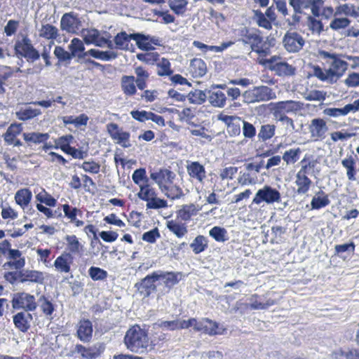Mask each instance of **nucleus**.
Instances as JSON below:
<instances>
[{
  "mask_svg": "<svg viewBox=\"0 0 359 359\" xmlns=\"http://www.w3.org/2000/svg\"><path fill=\"white\" fill-rule=\"evenodd\" d=\"M233 44L234 42L231 41L223 42L220 46H208L199 41H194L193 42V46L194 47L203 50L205 53L208 50L222 52Z\"/></svg>",
  "mask_w": 359,
  "mask_h": 359,
  "instance_id": "nucleus-42",
  "label": "nucleus"
},
{
  "mask_svg": "<svg viewBox=\"0 0 359 359\" xmlns=\"http://www.w3.org/2000/svg\"><path fill=\"white\" fill-rule=\"evenodd\" d=\"M186 96L190 103L195 104L204 103L207 98L205 93L199 89L190 91Z\"/></svg>",
  "mask_w": 359,
  "mask_h": 359,
  "instance_id": "nucleus-61",
  "label": "nucleus"
},
{
  "mask_svg": "<svg viewBox=\"0 0 359 359\" xmlns=\"http://www.w3.org/2000/svg\"><path fill=\"white\" fill-rule=\"evenodd\" d=\"M280 193L276 189L265 185L257 191L252 200V203L259 205L265 202L267 204H273L274 203H280Z\"/></svg>",
  "mask_w": 359,
  "mask_h": 359,
  "instance_id": "nucleus-16",
  "label": "nucleus"
},
{
  "mask_svg": "<svg viewBox=\"0 0 359 359\" xmlns=\"http://www.w3.org/2000/svg\"><path fill=\"white\" fill-rule=\"evenodd\" d=\"M274 304V301L269 299L266 302L262 301L260 297L257 294H253L250 298V306L252 309H266L269 306Z\"/></svg>",
  "mask_w": 359,
  "mask_h": 359,
  "instance_id": "nucleus-60",
  "label": "nucleus"
},
{
  "mask_svg": "<svg viewBox=\"0 0 359 359\" xmlns=\"http://www.w3.org/2000/svg\"><path fill=\"white\" fill-rule=\"evenodd\" d=\"M253 19L259 27H262L269 31L273 27V22L270 21L260 10L254 11Z\"/></svg>",
  "mask_w": 359,
  "mask_h": 359,
  "instance_id": "nucleus-52",
  "label": "nucleus"
},
{
  "mask_svg": "<svg viewBox=\"0 0 359 359\" xmlns=\"http://www.w3.org/2000/svg\"><path fill=\"white\" fill-rule=\"evenodd\" d=\"M217 119L223 122L231 137H236L241 134V127L243 120L238 116L226 115L222 112L217 115Z\"/></svg>",
  "mask_w": 359,
  "mask_h": 359,
  "instance_id": "nucleus-21",
  "label": "nucleus"
},
{
  "mask_svg": "<svg viewBox=\"0 0 359 359\" xmlns=\"http://www.w3.org/2000/svg\"><path fill=\"white\" fill-rule=\"evenodd\" d=\"M311 136L316 141L322 140L325 137L328 130L326 121L321 118H313L309 127Z\"/></svg>",
  "mask_w": 359,
  "mask_h": 359,
  "instance_id": "nucleus-24",
  "label": "nucleus"
},
{
  "mask_svg": "<svg viewBox=\"0 0 359 359\" xmlns=\"http://www.w3.org/2000/svg\"><path fill=\"white\" fill-rule=\"evenodd\" d=\"M149 341L147 331L137 324L129 327L123 339L126 348L133 353L142 352L148 347Z\"/></svg>",
  "mask_w": 359,
  "mask_h": 359,
  "instance_id": "nucleus-5",
  "label": "nucleus"
},
{
  "mask_svg": "<svg viewBox=\"0 0 359 359\" xmlns=\"http://www.w3.org/2000/svg\"><path fill=\"white\" fill-rule=\"evenodd\" d=\"M196 332H202L210 336L220 334L222 332L219 329V325L208 318H202L201 320H196Z\"/></svg>",
  "mask_w": 359,
  "mask_h": 359,
  "instance_id": "nucleus-26",
  "label": "nucleus"
},
{
  "mask_svg": "<svg viewBox=\"0 0 359 359\" xmlns=\"http://www.w3.org/2000/svg\"><path fill=\"white\" fill-rule=\"evenodd\" d=\"M76 336L83 342H89L92 339L93 327L92 322L86 318L81 319L76 326Z\"/></svg>",
  "mask_w": 359,
  "mask_h": 359,
  "instance_id": "nucleus-25",
  "label": "nucleus"
},
{
  "mask_svg": "<svg viewBox=\"0 0 359 359\" xmlns=\"http://www.w3.org/2000/svg\"><path fill=\"white\" fill-rule=\"evenodd\" d=\"M137 197L146 202L147 210H159L168 207V201L158 197V191L150 182L140 185Z\"/></svg>",
  "mask_w": 359,
  "mask_h": 359,
  "instance_id": "nucleus-8",
  "label": "nucleus"
},
{
  "mask_svg": "<svg viewBox=\"0 0 359 359\" xmlns=\"http://www.w3.org/2000/svg\"><path fill=\"white\" fill-rule=\"evenodd\" d=\"M156 65L157 67V74L159 76H170L173 73L171 63L169 60L165 57L159 58Z\"/></svg>",
  "mask_w": 359,
  "mask_h": 359,
  "instance_id": "nucleus-50",
  "label": "nucleus"
},
{
  "mask_svg": "<svg viewBox=\"0 0 359 359\" xmlns=\"http://www.w3.org/2000/svg\"><path fill=\"white\" fill-rule=\"evenodd\" d=\"M83 59L91 56L95 59L103 61H109L117 57V54L113 51H102L98 49L91 48L83 54Z\"/></svg>",
  "mask_w": 359,
  "mask_h": 359,
  "instance_id": "nucleus-38",
  "label": "nucleus"
},
{
  "mask_svg": "<svg viewBox=\"0 0 359 359\" xmlns=\"http://www.w3.org/2000/svg\"><path fill=\"white\" fill-rule=\"evenodd\" d=\"M317 16L309 15L307 17V25L312 34H320L323 31V24L320 20H317Z\"/></svg>",
  "mask_w": 359,
  "mask_h": 359,
  "instance_id": "nucleus-62",
  "label": "nucleus"
},
{
  "mask_svg": "<svg viewBox=\"0 0 359 359\" xmlns=\"http://www.w3.org/2000/svg\"><path fill=\"white\" fill-rule=\"evenodd\" d=\"M341 165L346 169V175L350 181H355L356 180V161L355 157L352 155L344 158L341 161Z\"/></svg>",
  "mask_w": 359,
  "mask_h": 359,
  "instance_id": "nucleus-41",
  "label": "nucleus"
},
{
  "mask_svg": "<svg viewBox=\"0 0 359 359\" xmlns=\"http://www.w3.org/2000/svg\"><path fill=\"white\" fill-rule=\"evenodd\" d=\"M207 65L201 58H194L191 60L188 71L194 79L201 78L207 73Z\"/></svg>",
  "mask_w": 359,
  "mask_h": 359,
  "instance_id": "nucleus-31",
  "label": "nucleus"
},
{
  "mask_svg": "<svg viewBox=\"0 0 359 359\" xmlns=\"http://www.w3.org/2000/svg\"><path fill=\"white\" fill-rule=\"evenodd\" d=\"M32 198V191L27 188L20 189L15 194V203L22 208L30 203Z\"/></svg>",
  "mask_w": 359,
  "mask_h": 359,
  "instance_id": "nucleus-43",
  "label": "nucleus"
},
{
  "mask_svg": "<svg viewBox=\"0 0 359 359\" xmlns=\"http://www.w3.org/2000/svg\"><path fill=\"white\" fill-rule=\"evenodd\" d=\"M176 175L168 168H160L150 173V179L158 187L168 198L175 200L184 196L183 190L174 184Z\"/></svg>",
  "mask_w": 359,
  "mask_h": 359,
  "instance_id": "nucleus-2",
  "label": "nucleus"
},
{
  "mask_svg": "<svg viewBox=\"0 0 359 359\" xmlns=\"http://www.w3.org/2000/svg\"><path fill=\"white\" fill-rule=\"evenodd\" d=\"M63 123L67 125L73 124L76 128L86 126L89 120V117L86 114H81L76 117L73 116H65L62 117Z\"/></svg>",
  "mask_w": 359,
  "mask_h": 359,
  "instance_id": "nucleus-47",
  "label": "nucleus"
},
{
  "mask_svg": "<svg viewBox=\"0 0 359 359\" xmlns=\"http://www.w3.org/2000/svg\"><path fill=\"white\" fill-rule=\"evenodd\" d=\"M24 140L27 143L29 146L34 144H39L42 143H46L50 137L48 133H41L36 132L24 133L22 134Z\"/></svg>",
  "mask_w": 359,
  "mask_h": 359,
  "instance_id": "nucleus-40",
  "label": "nucleus"
},
{
  "mask_svg": "<svg viewBox=\"0 0 359 359\" xmlns=\"http://www.w3.org/2000/svg\"><path fill=\"white\" fill-rule=\"evenodd\" d=\"M327 93L323 90H312L305 93L304 98L307 101L322 102L326 99Z\"/></svg>",
  "mask_w": 359,
  "mask_h": 359,
  "instance_id": "nucleus-64",
  "label": "nucleus"
},
{
  "mask_svg": "<svg viewBox=\"0 0 359 359\" xmlns=\"http://www.w3.org/2000/svg\"><path fill=\"white\" fill-rule=\"evenodd\" d=\"M243 97L245 102L251 104L274 100L276 98V94L267 86H259L245 90Z\"/></svg>",
  "mask_w": 359,
  "mask_h": 359,
  "instance_id": "nucleus-10",
  "label": "nucleus"
},
{
  "mask_svg": "<svg viewBox=\"0 0 359 359\" xmlns=\"http://www.w3.org/2000/svg\"><path fill=\"white\" fill-rule=\"evenodd\" d=\"M14 51L18 57H24L27 61L34 62L40 58L39 52L34 47L27 35L16 41Z\"/></svg>",
  "mask_w": 359,
  "mask_h": 359,
  "instance_id": "nucleus-11",
  "label": "nucleus"
},
{
  "mask_svg": "<svg viewBox=\"0 0 359 359\" xmlns=\"http://www.w3.org/2000/svg\"><path fill=\"white\" fill-rule=\"evenodd\" d=\"M15 270L6 271L4 273L5 280L11 285L18 283L43 284L45 280V276L42 271L31 269L23 270V269Z\"/></svg>",
  "mask_w": 359,
  "mask_h": 359,
  "instance_id": "nucleus-7",
  "label": "nucleus"
},
{
  "mask_svg": "<svg viewBox=\"0 0 359 359\" xmlns=\"http://www.w3.org/2000/svg\"><path fill=\"white\" fill-rule=\"evenodd\" d=\"M41 114L40 109H32L31 107H27L25 109H21L16 112L17 118L20 121H27L29 119H32Z\"/></svg>",
  "mask_w": 359,
  "mask_h": 359,
  "instance_id": "nucleus-55",
  "label": "nucleus"
},
{
  "mask_svg": "<svg viewBox=\"0 0 359 359\" xmlns=\"http://www.w3.org/2000/svg\"><path fill=\"white\" fill-rule=\"evenodd\" d=\"M209 235L217 242L224 243L229 240L227 231L221 226H215L209 231Z\"/></svg>",
  "mask_w": 359,
  "mask_h": 359,
  "instance_id": "nucleus-58",
  "label": "nucleus"
},
{
  "mask_svg": "<svg viewBox=\"0 0 359 359\" xmlns=\"http://www.w3.org/2000/svg\"><path fill=\"white\" fill-rule=\"evenodd\" d=\"M76 18L72 13H65L60 21V26L62 30L68 32H73L76 28Z\"/></svg>",
  "mask_w": 359,
  "mask_h": 359,
  "instance_id": "nucleus-49",
  "label": "nucleus"
},
{
  "mask_svg": "<svg viewBox=\"0 0 359 359\" xmlns=\"http://www.w3.org/2000/svg\"><path fill=\"white\" fill-rule=\"evenodd\" d=\"M323 0H289V4L296 13H302L304 10L311 9L314 16H320Z\"/></svg>",
  "mask_w": 359,
  "mask_h": 359,
  "instance_id": "nucleus-17",
  "label": "nucleus"
},
{
  "mask_svg": "<svg viewBox=\"0 0 359 359\" xmlns=\"http://www.w3.org/2000/svg\"><path fill=\"white\" fill-rule=\"evenodd\" d=\"M107 130L111 139L121 147L127 148L130 147L129 132L123 131L118 125L115 123H109L107 125Z\"/></svg>",
  "mask_w": 359,
  "mask_h": 359,
  "instance_id": "nucleus-19",
  "label": "nucleus"
},
{
  "mask_svg": "<svg viewBox=\"0 0 359 359\" xmlns=\"http://www.w3.org/2000/svg\"><path fill=\"white\" fill-rule=\"evenodd\" d=\"M319 57L325 61L323 65H329L327 69H323L318 65H311L312 75L323 82L333 83L341 78L348 69V64L342 60L344 55L326 50H320Z\"/></svg>",
  "mask_w": 359,
  "mask_h": 359,
  "instance_id": "nucleus-1",
  "label": "nucleus"
},
{
  "mask_svg": "<svg viewBox=\"0 0 359 359\" xmlns=\"http://www.w3.org/2000/svg\"><path fill=\"white\" fill-rule=\"evenodd\" d=\"M276 128V126L273 124L262 125L258 133L259 139L263 142L270 140L274 136Z\"/></svg>",
  "mask_w": 359,
  "mask_h": 359,
  "instance_id": "nucleus-59",
  "label": "nucleus"
},
{
  "mask_svg": "<svg viewBox=\"0 0 359 359\" xmlns=\"http://www.w3.org/2000/svg\"><path fill=\"white\" fill-rule=\"evenodd\" d=\"M187 170L189 177L200 183H202L206 178L205 167L198 161H193L189 163Z\"/></svg>",
  "mask_w": 359,
  "mask_h": 359,
  "instance_id": "nucleus-30",
  "label": "nucleus"
},
{
  "mask_svg": "<svg viewBox=\"0 0 359 359\" xmlns=\"http://www.w3.org/2000/svg\"><path fill=\"white\" fill-rule=\"evenodd\" d=\"M168 3L170 8L177 15H183L187 10V0H168Z\"/></svg>",
  "mask_w": 359,
  "mask_h": 359,
  "instance_id": "nucleus-54",
  "label": "nucleus"
},
{
  "mask_svg": "<svg viewBox=\"0 0 359 359\" xmlns=\"http://www.w3.org/2000/svg\"><path fill=\"white\" fill-rule=\"evenodd\" d=\"M133 38L137 48L143 51H152L155 50V47L153 45L157 46L161 45V41L158 37L149 34L146 35L142 33L137 32L135 33V36H133Z\"/></svg>",
  "mask_w": 359,
  "mask_h": 359,
  "instance_id": "nucleus-22",
  "label": "nucleus"
},
{
  "mask_svg": "<svg viewBox=\"0 0 359 359\" xmlns=\"http://www.w3.org/2000/svg\"><path fill=\"white\" fill-rule=\"evenodd\" d=\"M158 281L157 271L147 275L140 281L135 284L137 293L142 298L149 297L157 289L156 282Z\"/></svg>",
  "mask_w": 359,
  "mask_h": 359,
  "instance_id": "nucleus-15",
  "label": "nucleus"
},
{
  "mask_svg": "<svg viewBox=\"0 0 359 359\" xmlns=\"http://www.w3.org/2000/svg\"><path fill=\"white\" fill-rule=\"evenodd\" d=\"M23 130L22 123H11L7 128L6 133L3 135L6 143H12L14 139L22 133Z\"/></svg>",
  "mask_w": 359,
  "mask_h": 359,
  "instance_id": "nucleus-46",
  "label": "nucleus"
},
{
  "mask_svg": "<svg viewBox=\"0 0 359 359\" xmlns=\"http://www.w3.org/2000/svg\"><path fill=\"white\" fill-rule=\"evenodd\" d=\"M133 36L135 33L128 34L125 31L118 32L114 38L115 48L121 50H128L130 41L133 40Z\"/></svg>",
  "mask_w": 359,
  "mask_h": 359,
  "instance_id": "nucleus-36",
  "label": "nucleus"
},
{
  "mask_svg": "<svg viewBox=\"0 0 359 359\" xmlns=\"http://www.w3.org/2000/svg\"><path fill=\"white\" fill-rule=\"evenodd\" d=\"M136 57L147 65H154L159 60L160 55L158 52L147 51L137 53Z\"/></svg>",
  "mask_w": 359,
  "mask_h": 359,
  "instance_id": "nucleus-56",
  "label": "nucleus"
},
{
  "mask_svg": "<svg viewBox=\"0 0 359 359\" xmlns=\"http://www.w3.org/2000/svg\"><path fill=\"white\" fill-rule=\"evenodd\" d=\"M68 48L72 56H77L79 58L83 59V56L81 55L86 52L85 51L83 42L79 38L72 39Z\"/></svg>",
  "mask_w": 359,
  "mask_h": 359,
  "instance_id": "nucleus-51",
  "label": "nucleus"
},
{
  "mask_svg": "<svg viewBox=\"0 0 359 359\" xmlns=\"http://www.w3.org/2000/svg\"><path fill=\"white\" fill-rule=\"evenodd\" d=\"M88 274L94 281L104 280L108 276L107 271L97 266H91L88 269Z\"/></svg>",
  "mask_w": 359,
  "mask_h": 359,
  "instance_id": "nucleus-63",
  "label": "nucleus"
},
{
  "mask_svg": "<svg viewBox=\"0 0 359 359\" xmlns=\"http://www.w3.org/2000/svg\"><path fill=\"white\" fill-rule=\"evenodd\" d=\"M38 302L43 314L48 318L52 316L55 311V305L49 299V297L42 294L39 297Z\"/></svg>",
  "mask_w": 359,
  "mask_h": 359,
  "instance_id": "nucleus-45",
  "label": "nucleus"
},
{
  "mask_svg": "<svg viewBox=\"0 0 359 359\" xmlns=\"http://www.w3.org/2000/svg\"><path fill=\"white\" fill-rule=\"evenodd\" d=\"M267 107L273 116L285 115L300 111L303 108V103L299 101L290 100L270 102L267 104Z\"/></svg>",
  "mask_w": 359,
  "mask_h": 359,
  "instance_id": "nucleus-13",
  "label": "nucleus"
},
{
  "mask_svg": "<svg viewBox=\"0 0 359 359\" xmlns=\"http://www.w3.org/2000/svg\"><path fill=\"white\" fill-rule=\"evenodd\" d=\"M14 309H23L25 311H34L37 307L36 298L33 294L25 292L15 294L11 300Z\"/></svg>",
  "mask_w": 359,
  "mask_h": 359,
  "instance_id": "nucleus-14",
  "label": "nucleus"
},
{
  "mask_svg": "<svg viewBox=\"0 0 359 359\" xmlns=\"http://www.w3.org/2000/svg\"><path fill=\"white\" fill-rule=\"evenodd\" d=\"M83 33V41L88 45L94 44L98 47L107 46L109 48H113L114 47L109 34L108 38H104L100 35L99 30L96 29H86Z\"/></svg>",
  "mask_w": 359,
  "mask_h": 359,
  "instance_id": "nucleus-18",
  "label": "nucleus"
},
{
  "mask_svg": "<svg viewBox=\"0 0 359 359\" xmlns=\"http://www.w3.org/2000/svg\"><path fill=\"white\" fill-rule=\"evenodd\" d=\"M65 241L66 242V248L65 251L66 253H71L72 256L74 257L75 256L79 257H83L85 248L76 235H67L65 237Z\"/></svg>",
  "mask_w": 359,
  "mask_h": 359,
  "instance_id": "nucleus-23",
  "label": "nucleus"
},
{
  "mask_svg": "<svg viewBox=\"0 0 359 359\" xmlns=\"http://www.w3.org/2000/svg\"><path fill=\"white\" fill-rule=\"evenodd\" d=\"M190 248L194 254L198 255L204 252L208 248V240L203 236H197L190 244Z\"/></svg>",
  "mask_w": 359,
  "mask_h": 359,
  "instance_id": "nucleus-48",
  "label": "nucleus"
},
{
  "mask_svg": "<svg viewBox=\"0 0 359 359\" xmlns=\"http://www.w3.org/2000/svg\"><path fill=\"white\" fill-rule=\"evenodd\" d=\"M208 100L212 107L223 108L226 104L227 97L224 92L217 90L210 92Z\"/></svg>",
  "mask_w": 359,
  "mask_h": 359,
  "instance_id": "nucleus-44",
  "label": "nucleus"
},
{
  "mask_svg": "<svg viewBox=\"0 0 359 359\" xmlns=\"http://www.w3.org/2000/svg\"><path fill=\"white\" fill-rule=\"evenodd\" d=\"M302 149L299 147L286 150L282 156L287 165L294 164L300 158Z\"/></svg>",
  "mask_w": 359,
  "mask_h": 359,
  "instance_id": "nucleus-53",
  "label": "nucleus"
},
{
  "mask_svg": "<svg viewBox=\"0 0 359 359\" xmlns=\"http://www.w3.org/2000/svg\"><path fill=\"white\" fill-rule=\"evenodd\" d=\"M39 37L50 41L51 46L54 41L59 36L58 29L51 24L42 25L39 31Z\"/></svg>",
  "mask_w": 359,
  "mask_h": 359,
  "instance_id": "nucleus-37",
  "label": "nucleus"
},
{
  "mask_svg": "<svg viewBox=\"0 0 359 359\" xmlns=\"http://www.w3.org/2000/svg\"><path fill=\"white\" fill-rule=\"evenodd\" d=\"M75 350L77 353H81L83 358L95 359L101 355L104 351V348L101 345H94L86 348L82 344H76Z\"/></svg>",
  "mask_w": 359,
  "mask_h": 359,
  "instance_id": "nucleus-32",
  "label": "nucleus"
},
{
  "mask_svg": "<svg viewBox=\"0 0 359 359\" xmlns=\"http://www.w3.org/2000/svg\"><path fill=\"white\" fill-rule=\"evenodd\" d=\"M182 276L181 272L157 271L158 280H162L168 291L180 281Z\"/></svg>",
  "mask_w": 359,
  "mask_h": 359,
  "instance_id": "nucleus-27",
  "label": "nucleus"
},
{
  "mask_svg": "<svg viewBox=\"0 0 359 359\" xmlns=\"http://www.w3.org/2000/svg\"><path fill=\"white\" fill-rule=\"evenodd\" d=\"M62 208L65 213V216L69 219L70 222L74 224L77 227L83 226L84 222L82 220L76 219L78 215H81L82 212L81 210L76 207H72L69 204H63Z\"/></svg>",
  "mask_w": 359,
  "mask_h": 359,
  "instance_id": "nucleus-35",
  "label": "nucleus"
},
{
  "mask_svg": "<svg viewBox=\"0 0 359 359\" xmlns=\"http://www.w3.org/2000/svg\"><path fill=\"white\" fill-rule=\"evenodd\" d=\"M134 76L123 75L121 79V88L126 96L132 97L137 93V88L143 90L147 86V81L149 78V73L143 67L138 66L135 68Z\"/></svg>",
  "mask_w": 359,
  "mask_h": 359,
  "instance_id": "nucleus-4",
  "label": "nucleus"
},
{
  "mask_svg": "<svg viewBox=\"0 0 359 359\" xmlns=\"http://www.w3.org/2000/svg\"><path fill=\"white\" fill-rule=\"evenodd\" d=\"M167 228L170 232L175 234L178 238H183L188 232L187 226L178 219L167 221Z\"/></svg>",
  "mask_w": 359,
  "mask_h": 359,
  "instance_id": "nucleus-39",
  "label": "nucleus"
},
{
  "mask_svg": "<svg viewBox=\"0 0 359 359\" xmlns=\"http://www.w3.org/2000/svg\"><path fill=\"white\" fill-rule=\"evenodd\" d=\"M36 200L39 202V203H44L49 207H55L57 204V200L44 189H41V191L36 195Z\"/></svg>",
  "mask_w": 359,
  "mask_h": 359,
  "instance_id": "nucleus-57",
  "label": "nucleus"
},
{
  "mask_svg": "<svg viewBox=\"0 0 359 359\" xmlns=\"http://www.w3.org/2000/svg\"><path fill=\"white\" fill-rule=\"evenodd\" d=\"M201 210V207L196 205L194 203L187 205H183L177 213V217L180 219L181 221L189 222L191 219V217L196 216L198 212Z\"/></svg>",
  "mask_w": 359,
  "mask_h": 359,
  "instance_id": "nucleus-33",
  "label": "nucleus"
},
{
  "mask_svg": "<svg viewBox=\"0 0 359 359\" xmlns=\"http://www.w3.org/2000/svg\"><path fill=\"white\" fill-rule=\"evenodd\" d=\"M271 69L275 72L277 76L283 77L293 76L297 72L296 67L287 62H275Z\"/></svg>",
  "mask_w": 359,
  "mask_h": 359,
  "instance_id": "nucleus-34",
  "label": "nucleus"
},
{
  "mask_svg": "<svg viewBox=\"0 0 359 359\" xmlns=\"http://www.w3.org/2000/svg\"><path fill=\"white\" fill-rule=\"evenodd\" d=\"M33 320L32 315L27 311L17 313L13 317L15 327L22 332H27L30 328V323Z\"/></svg>",
  "mask_w": 359,
  "mask_h": 359,
  "instance_id": "nucleus-29",
  "label": "nucleus"
},
{
  "mask_svg": "<svg viewBox=\"0 0 359 359\" xmlns=\"http://www.w3.org/2000/svg\"><path fill=\"white\" fill-rule=\"evenodd\" d=\"M302 167L297 172L295 177L296 193L298 195L306 194L312 187L313 182L307 176L310 168L314 166L311 161H306L305 158L301 161Z\"/></svg>",
  "mask_w": 359,
  "mask_h": 359,
  "instance_id": "nucleus-12",
  "label": "nucleus"
},
{
  "mask_svg": "<svg viewBox=\"0 0 359 359\" xmlns=\"http://www.w3.org/2000/svg\"><path fill=\"white\" fill-rule=\"evenodd\" d=\"M74 261V257L71 253L63 252L58 256L53 264L57 271L60 273H69L71 271V266Z\"/></svg>",
  "mask_w": 359,
  "mask_h": 359,
  "instance_id": "nucleus-28",
  "label": "nucleus"
},
{
  "mask_svg": "<svg viewBox=\"0 0 359 359\" xmlns=\"http://www.w3.org/2000/svg\"><path fill=\"white\" fill-rule=\"evenodd\" d=\"M283 43L287 52L297 53L303 48L305 41L299 33L288 31L283 36Z\"/></svg>",
  "mask_w": 359,
  "mask_h": 359,
  "instance_id": "nucleus-20",
  "label": "nucleus"
},
{
  "mask_svg": "<svg viewBox=\"0 0 359 359\" xmlns=\"http://www.w3.org/2000/svg\"><path fill=\"white\" fill-rule=\"evenodd\" d=\"M0 255L8 259L3 265L5 269H22L26 264L22 252L18 249H12L10 241L6 239L0 243Z\"/></svg>",
  "mask_w": 359,
  "mask_h": 359,
  "instance_id": "nucleus-9",
  "label": "nucleus"
},
{
  "mask_svg": "<svg viewBox=\"0 0 359 359\" xmlns=\"http://www.w3.org/2000/svg\"><path fill=\"white\" fill-rule=\"evenodd\" d=\"M238 41L245 46H250L252 51L260 55L266 53V42L259 29L243 27L238 30Z\"/></svg>",
  "mask_w": 359,
  "mask_h": 359,
  "instance_id": "nucleus-6",
  "label": "nucleus"
},
{
  "mask_svg": "<svg viewBox=\"0 0 359 359\" xmlns=\"http://www.w3.org/2000/svg\"><path fill=\"white\" fill-rule=\"evenodd\" d=\"M359 16V8L353 4H341L336 6V13L329 27L334 32L343 33L351 24V18Z\"/></svg>",
  "mask_w": 359,
  "mask_h": 359,
  "instance_id": "nucleus-3",
  "label": "nucleus"
}]
</instances>
